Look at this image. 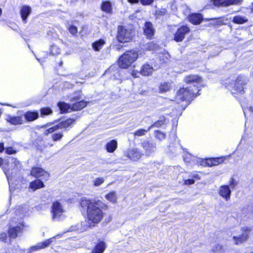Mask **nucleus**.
Returning a JSON list of instances; mask_svg holds the SVG:
<instances>
[{"label": "nucleus", "mask_w": 253, "mask_h": 253, "mask_svg": "<svg viewBox=\"0 0 253 253\" xmlns=\"http://www.w3.org/2000/svg\"><path fill=\"white\" fill-rule=\"evenodd\" d=\"M81 207L86 211V227L89 228L96 226L104 217L103 211L108 209V206L100 200H90L83 198L80 202Z\"/></svg>", "instance_id": "1"}, {"label": "nucleus", "mask_w": 253, "mask_h": 253, "mask_svg": "<svg viewBox=\"0 0 253 253\" xmlns=\"http://www.w3.org/2000/svg\"><path fill=\"white\" fill-rule=\"evenodd\" d=\"M192 87H182L180 88L176 93L175 101L178 103L184 101H188L197 96L196 91L191 89Z\"/></svg>", "instance_id": "2"}, {"label": "nucleus", "mask_w": 253, "mask_h": 253, "mask_svg": "<svg viewBox=\"0 0 253 253\" xmlns=\"http://www.w3.org/2000/svg\"><path fill=\"white\" fill-rule=\"evenodd\" d=\"M138 57V53L135 51H127L120 57L119 65L122 68H127L137 59Z\"/></svg>", "instance_id": "3"}, {"label": "nucleus", "mask_w": 253, "mask_h": 253, "mask_svg": "<svg viewBox=\"0 0 253 253\" xmlns=\"http://www.w3.org/2000/svg\"><path fill=\"white\" fill-rule=\"evenodd\" d=\"M133 36V30L126 26H119L118 28L117 39L121 42H127L131 41Z\"/></svg>", "instance_id": "4"}, {"label": "nucleus", "mask_w": 253, "mask_h": 253, "mask_svg": "<svg viewBox=\"0 0 253 253\" xmlns=\"http://www.w3.org/2000/svg\"><path fill=\"white\" fill-rule=\"evenodd\" d=\"M25 227L24 222L19 223L15 226H10L7 230V234L9 240L15 239L23 232Z\"/></svg>", "instance_id": "5"}, {"label": "nucleus", "mask_w": 253, "mask_h": 253, "mask_svg": "<svg viewBox=\"0 0 253 253\" xmlns=\"http://www.w3.org/2000/svg\"><path fill=\"white\" fill-rule=\"evenodd\" d=\"M88 102L84 100H80L73 102L72 104L64 102V113L70 112L72 111H79L86 106Z\"/></svg>", "instance_id": "6"}, {"label": "nucleus", "mask_w": 253, "mask_h": 253, "mask_svg": "<svg viewBox=\"0 0 253 253\" xmlns=\"http://www.w3.org/2000/svg\"><path fill=\"white\" fill-rule=\"evenodd\" d=\"M184 80L187 84H193L194 88L192 89H194L196 91H197V93L199 92L200 89L198 88L199 86H198V84H200L202 82V79L200 77L197 75H190L186 76Z\"/></svg>", "instance_id": "7"}, {"label": "nucleus", "mask_w": 253, "mask_h": 253, "mask_svg": "<svg viewBox=\"0 0 253 253\" xmlns=\"http://www.w3.org/2000/svg\"><path fill=\"white\" fill-rule=\"evenodd\" d=\"M244 0H214L213 3L215 6L228 7L232 5H240Z\"/></svg>", "instance_id": "8"}, {"label": "nucleus", "mask_w": 253, "mask_h": 253, "mask_svg": "<svg viewBox=\"0 0 253 253\" xmlns=\"http://www.w3.org/2000/svg\"><path fill=\"white\" fill-rule=\"evenodd\" d=\"M241 231L242 232V234L239 237H233L236 244L242 243L248 239L249 234L252 231V228L250 227H244L242 228Z\"/></svg>", "instance_id": "9"}, {"label": "nucleus", "mask_w": 253, "mask_h": 253, "mask_svg": "<svg viewBox=\"0 0 253 253\" xmlns=\"http://www.w3.org/2000/svg\"><path fill=\"white\" fill-rule=\"evenodd\" d=\"M190 32V28L187 26H182L180 27L174 35V40L177 42L182 41L186 34Z\"/></svg>", "instance_id": "10"}, {"label": "nucleus", "mask_w": 253, "mask_h": 253, "mask_svg": "<svg viewBox=\"0 0 253 253\" xmlns=\"http://www.w3.org/2000/svg\"><path fill=\"white\" fill-rule=\"evenodd\" d=\"M143 30L144 35L147 39H151L155 33V29L152 23L149 21L145 23Z\"/></svg>", "instance_id": "11"}, {"label": "nucleus", "mask_w": 253, "mask_h": 253, "mask_svg": "<svg viewBox=\"0 0 253 253\" xmlns=\"http://www.w3.org/2000/svg\"><path fill=\"white\" fill-rule=\"evenodd\" d=\"M31 175L36 177H42L43 180H47L49 176L47 172L39 167L32 168Z\"/></svg>", "instance_id": "12"}, {"label": "nucleus", "mask_w": 253, "mask_h": 253, "mask_svg": "<svg viewBox=\"0 0 253 253\" xmlns=\"http://www.w3.org/2000/svg\"><path fill=\"white\" fill-rule=\"evenodd\" d=\"M51 212L53 218L59 217L62 215L63 209L59 202L55 201L53 203L51 207Z\"/></svg>", "instance_id": "13"}, {"label": "nucleus", "mask_w": 253, "mask_h": 253, "mask_svg": "<svg viewBox=\"0 0 253 253\" xmlns=\"http://www.w3.org/2000/svg\"><path fill=\"white\" fill-rule=\"evenodd\" d=\"M142 147L145 150L146 155H150L156 149V143L154 141H144L142 143Z\"/></svg>", "instance_id": "14"}, {"label": "nucleus", "mask_w": 253, "mask_h": 253, "mask_svg": "<svg viewBox=\"0 0 253 253\" xmlns=\"http://www.w3.org/2000/svg\"><path fill=\"white\" fill-rule=\"evenodd\" d=\"M106 248V244L104 241L98 240L91 250V253H103Z\"/></svg>", "instance_id": "15"}, {"label": "nucleus", "mask_w": 253, "mask_h": 253, "mask_svg": "<svg viewBox=\"0 0 253 253\" xmlns=\"http://www.w3.org/2000/svg\"><path fill=\"white\" fill-rule=\"evenodd\" d=\"M188 20L194 25H199L203 20V16L201 13H192L188 17Z\"/></svg>", "instance_id": "16"}, {"label": "nucleus", "mask_w": 253, "mask_h": 253, "mask_svg": "<svg viewBox=\"0 0 253 253\" xmlns=\"http://www.w3.org/2000/svg\"><path fill=\"white\" fill-rule=\"evenodd\" d=\"M169 152L173 155H176L180 149H183L182 147L180 145L179 140L175 139L174 142L169 145Z\"/></svg>", "instance_id": "17"}, {"label": "nucleus", "mask_w": 253, "mask_h": 253, "mask_svg": "<svg viewBox=\"0 0 253 253\" xmlns=\"http://www.w3.org/2000/svg\"><path fill=\"white\" fill-rule=\"evenodd\" d=\"M31 12L32 9L29 6L24 5L22 6L20 10V14L22 20L24 23H26V20Z\"/></svg>", "instance_id": "18"}, {"label": "nucleus", "mask_w": 253, "mask_h": 253, "mask_svg": "<svg viewBox=\"0 0 253 253\" xmlns=\"http://www.w3.org/2000/svg\"><path fill=\"white\" fill-rule=\"evenodd\" d=\"M6 120L13 125L22 124L23 123L22 117L21 116H12L8 115L6 117Z\"/></svg>", "instance_id": "19"}, {"label": "nucleus", "mask_w": 253, "mask_h": 253, "mask_svg": "<svg viewBox=\"0 0 253 253\" xmlns=\"http://www.w3.org/2000/svg\"><path fill=\"white\" fill-rule=\"evenodd\" d=\"M61 237L62 236L61 235H58L55 237L46 239L44 240L43 242L39 243L40 244L42 249H43L48 247L49 245L52 243H54L55 244H56L57 242V241L56 240L57 239L61 238Z\"/></svg>", "instance_id": "20"}, {"label": "nucleus", "mask_w": 253, "mask_h": 253, "mask_svg": "<svg viewBox=\"0 0 253 253\" xmlns=\"http://www.w3.org/2000/svg\"><path fill=\"white\" fill-rule=\"evenodd\" d=\"M141 156L140 151L137 149H132L128 151L127 156L131 160L136 161L138 160Z\"/></svg>", "instance_id": "21"}, {"label": "nucleus", "mask_w": 253, "mask_h": 253, "mask_svg": "<svg viewBox=\"0 0 253 253\" xmlns=\"http://www.w3.org/2000/svg\"><path fill=\"white\" fill-rule=\"evenodd\" d=\"M24 117L27 121H33L39 118V113L37 111H28L24 114Z\"/></svg>", "instance_id": "22"}, {"label": "nucleus", "mask_w": 253, "mask_h": 253, "mask_svg": "<svg viewBox=\"0 0 253 253\" xmlns=\"http://www.w3.org/2000/svg\"><path fill=\"white\" fill-rule=\"evenodd\" d=\"M101 9L103 11L106 13H112V5L111 2L108 0L103 1L101 3Z\"/></svg>", "instance_id": "23"}, {"label": "nucleus", "mask_w": 253, "mask_h": 253, "mask_svg": "<svg viewBox=\"0 0 253 253\" xmlns=\"http://www.w3.org/2000/svg\"><path fill=\"white\" fill-rule=\"evenodd\" d=\"M75 21H71L68 22L66 24V27L69 32L73 36H76L78 33V29L75 25Z\"/></svg>", "instance_id": "24"}, {"label": "nucleus", "mask_w": 253, "mask_h": 253, "mask_svg": "<svg viewBox=\"0 0 253 253\" xmlns=\"http://www.w3.org/2000/svg\"><path fill=\"white\" fill-rule=\"evenodd\" d=\"M153 68L149 64H145L142 66L140 71L141 74L144 76H149L152 74Z\"/></svg>", "instance_id": "25"}, {"label": "nucleus", "mask_w": 253, "mask_h": 253, "mask_svg": "<svg viewBox=\"0 0 253 253\" xmlns=\"http://www.w3.org/2000/svg\"><path fill=\"white\" fill-rule=\"evenodd\" d=\"M44 185L43 183L40 179H36L32 182L30 185V188L34 190H37L42 188H43Z\"/></svg>", "instance_id": "26"}, {"label": "nucleus", "mask_w": 253, "mask_h": 253, "mask_svg": "<svg viewBox=\"0 0 253 253\" xmlns=\"http://www.w3.org/2000/svg\"><path fill=\"white\" fill-rule=\"evenodd\" d=\"M105 42L103 39H100L94 42L92 44L93 49L96 51H99L105 44Z\"/></svg>", "instance_id": "27"}, {"label": "nucleus", "mask_w": 253, "mask_h": 253, "mask_svg": "<svg viewBox=\"0 0 253 253\" xmlns=\"http://www.w3.org/2000/svg\"><path fill=\"white\" fill-rule=\"evenodd\" d=\"M106 149L109 153L113 152L117 148V142L115 140H112L106 145Z\"/></svg>", "instance_id": "28"}, {"label": "nucleus", "mask_w": 253, "mask_h": 253, "mask_svg": "<svg viewBox=\"0 0 253 253\" xmlns=\"http://www.w3.org/2000/svg\"><path fill=\"white\" fill-rule=\"evenodd\" d=\"M248 21V19L245 16L237 15L233 17L232 22L237 24H242Z\"/></svg>", "instance_id": "29"}, {"label": "nucleus", "mask_w": 253, "mask_h": 253, "mask_svg": "<svg viewBox=\"0 0 253 253\" xmlns=\"http://www.w3.org/2000/svg\"><path fill=\"white\" fill-rule=\"evenodd\" d=\"M171 84L168 82L162 83L159 86V90L161 93H164L170 90Z\"/></svg>", "instance_id": "30"}, {"label": "nucleus", "mask_w": 253, "mask_h": 253, "mask_svg": "<svg viewBox=\"0 0 253 253\" xmlns=\"http://www.w3.org/2000/svg\"><path fill=\"white\" fill-rule=\"evenodd\" d=\"M218 160L216 159H208L205 161H202V165L204 166L212 167L213 166H216L218 164Z\"/></svg>", "instance_id": "31"}, {"label": "nucleus", "mask_w": 253, "mask_h": 253, "mask_svg": "<svg viewBox=\"0 0 253 253\" xmlns=\"http://www.w3.org/2000/svg\"><path fill=\"white\" fill-rule=\"evenodd\" d=\"M63 127V124L62 122L60 123L58 125H56L53 127H51L44 132L45 135H47L49 133H52L58 129H62Z\"/></svg>", "instance_id": "32"}, {"label": "nucleus", "mask_w": 253, "mask_h": 253, "mask_svg": "<svg viewBox=\"0 0 253 253\" xmlns=\"http://www.w3.org/2000/svg\"><path fill=\"white\" fill-rule=\"evenodd\" d=\"M77 119L76 116H73L72 118H69L64 121V129L72 127L73 123Z\"/></svg>", "instance_id": "33"}, {"label": "nucleus", "mask_w": 253, "mask_h": 253, "mask_svg": "<svg viewBox=\"0 0 253 253\" xmlns=\"http://www.w3.org/2000/svg\"><path fill=\"white\" fill-rule=\"evenodd\" d=\"M8 163L13 165V166H12L13 168L20 169L21 167V165L20 163V162L14 158L9 157Z\"/></svg>", "instance_id": "34"}, {"label": "nucleus", "mask_w": 253, "mask_h": 253, "mask_svg": "<svg viewBox=\"0 0 253 253\" xmlns=\"http://www.w3.org/2000/svg\"><path fill=\"white\" fill-rule=\"evenodd\" d=\"M82 92L81 91H77L75 92L71 97L70 101L71 102L78 101L82 99Z\"/></svg>", "instance_id": "35"}, {"label": "nucleus", "mask_w": 253, "mask_h": 253, "mask_svg": "<svg viewBox=\"0 0 253 253\" xmlns=\"http://www.w3.org/2000/svg\"><path fill=\"white\" fill-rule=\"evenodd\" d=\"M106 199L112 203H116L117 196L114 191H111L106 195Z\"/></svg>", "instance_id": "36"}, {"label": "nucleus", "mask_w": 253, "mask_h": 253, "mask_svg": "<svg viewBox=\"0 0 253 253\" xmlns=\"http://www.w3.org/2000/svg\"><path fill=\"white\" fill-rule=\"evenodd\" d=\"M237 185V182L235 181V180L231 178L230 179V180L229 181V185H223L222 186V188H224V190H230V188L234 189L236 185Z\"/></svg>", "instance_id": "37"}, {"label": "nucleus", "mask_w": 253, "mask_h": 253, "mask_svg": "<svg viewBox=\"0 0 253 253\" xmlns=\"http://www.w3.org/2000/svg\"><path fill=\"white\" fill-rule=\"evenodd\" d=\"M154 133L155 137L160 141L166 138V134L160 130H155Z\"/></svg>", "instance_id": "38"}, {"label": "nucleus", "mask_w": 253, "mask_h": 253, "mask_svg": "<svg viewBox=\"0 0 253 253\" xmlns=\"http://www.w3.org/2000/svg\"><path fill=\"white\" fill-rule=\"evenodd\" d=\"M52 113V110L48 107L42 108L41 109V115L42 117L45 115H49Z\"/></svg>", "instance_id": "39"}, {"label": "nucleus", "mask_w": 253, "mask_h": 253, "mask_svg": "<svg viewBox=\"0 0 253 253\" xmlns=\"http://www.w3.org/2000/svg\"><path fill=\"white\" fill-rule=\"evenodd\" d=\"M212 251L214 253H223L224 250L222 246L217 244L212 249Z\"/></svg>", "instance_id": "40"}, {"label": "nucleus", "mask_w": 253, "mask_h": 253, "mask_svg": "<svg viewBox=\"0 0 253 253\" xmlns=\"http://www.w3.org/2000/svg\"><path fill=\"white\" fill-rule=\"evenodd\" d=\"M60 51V49L56 45L53 44L50 46V52L52 55H57Z\"/></svg>", "instance_id": "41"}, {"label": "nucleus", "mask_w": 253, "mask_h": 253, "mask_svg": "<svg viewBox=\"0 0 253 253\" xmlns=\"http://www.w3.org/2000/svg\"><path fill=\"white\" fill-rule=\"evenodd\" d=\"M231 191H219V195L226 200L230 198Z\"/></svg>", "instance_id": "42"}, {"label": "nucleus", "mask_w": 253, "mask_h": 253, "mask_svg": "<svg viewBox=\"0 0 253 253\" xmlns=\"http://www.w3.org/2000/svg\"><path fill=\"white\" fill-rule=\"evenodd\" d=\"M8 238V236L7 233H6V232H2L0 233V241L6 243Z\"/></svg>", "instance_id": "43"}, {"label": "nucleus", "mask_w": 253, "mask_h": 253, "mask_svg": "<svg viewBox=\"0 0 253 253\" xmlns=\"http://www.w3.org/2000/svg\"><path fill=\"white\" fill-rule=\"evenodd\" d=\"M149 130L144 129H139L134 132V135L138 136L144 135Z\"/></svg>", "instance_id": "44"}, {"label": "nucleus", "mask_w": 253, "mask_h": 253, "mask_svg": "<svg viewBox=\"0 0 253 253\" xmlns=\"http://www.w3.org/2000/svg\"><path fill=\"white\" fill-rule=\"evenodd\" d=\"M104 181V178L102 177H99L96 178L94 180V185L95 186H98L103 183Z\"/></svg>", "instance_id": "45"}, {"label": "nucleus", "mask_w": 253, "mask_h": 253, "mask_svg": "<svg viewBox=\"0 0 253 253\" xmlns=\"http://www.w3.org/2000/svg\"><path fill=\"white\" fill-rule=\"evenodd\" d=\"M163 123L161 121H158L156 122L154 124L150 126H149L148 128V130H150L153 127H160L161 126Z\"/></svg>", "instance_id": "46"}, {"label": "nucleus", "mask_w": 253, "mask_h": 253, "mask_svg": "<svg viewBox=\"0 0 253 253\" xmlns=\"http://www.w3.org/2000/svg\"><path fill=\"white\" fill-rule=\"evenodd\" d=\"M154 0H140L141 4L143 5H149L153 3Z\"/></svg>", "instance_id": "47"}, {"label": "nucleus", "mask_w": 253, "mask_h": 253, "mask_svg": "<svg viewBox=\"0 0 253 253\" xmlns=\"http://www.w3.org/2000/svg\"><path fill=\"white\" fill-rule=\"evenodd\" d=\"M41 249H42V247L40 245V244L39 243L37 245L31 247L30 248V251L35 252L40 250Z\"/></svg>", "instance_id": "48"}, {"label": "nucleus", "mask_w": 253, "mask_h": 253, "mask_svg": "<svg viewBox=\"0 0 253 253\" xmlns=\"http://www.w3.org/2000/svg\"><path fill=\"white\" fill-rule=\"evenodd\" d=\"M62 136V133H55L53 135L52 138H53V140L56 141V140H58L60 139V138H61Z\"/></svg>", "instance_id": "49"}, {"label": "nucleus", "mask_w": 253, "mask_h": 253, "mask_svg": "<svg viewBox=\"0 0 253 253\" xmlns=\"http://www.w3.org/2000/svg\"><path fill=\"white\" fill-rule=\"evenodd\" d=\"M5 152L7 154H12L16 153V151L13 150L12 147H9L6 149Z\"/></svg>", "instance_id": "50"}, {"label": "nucleus", "mask_w": 253, "mask_h": 253, "mask_svg": "<svg viewBox=\"0 0 253 253\" xmlns=\"http://www.w3.org/2000/svg\"><path fill=\"white\" fill-rule=\"evenodd\" d=\"M195 181L193 178L188 179L184 180V184L185 185H191L194 183Z\"/></svg>", "instance_id": "51"}, {"label": "nucleus", "mask_w": 253, "mask_h": 253, "mask_svg": "<svg viewBox=\"0 0 253 253\" xmlns=\"http://www.w3.org/2000/svg\"><path fill=\"white\" fill-rule=\"evenodd\" d=\"M57 105L61 111L60 113H62L63 111V102H59Z\"/></svg>", "instance_id": "52"}, {"label": "nucleus", "mask_w": 253, "mask_h": 253, "mask_svg": "<svg viewBox=\"0 0 253 253\" xmlns=\"http://www.w3.org/2000/svg\"><path fill=\"white\" fill-rule=\"evenodd\" d=\"M128 2L131 4L138 3L140 0H127Z\"/></svg>", "instance_id": "53"}, {"label": "nucleus", "mask_w": 253, "mask_h": 253, "mask_svg": "<svg viewBox=\"0 0 253 253\" xmlns=\"http://www.w3.org/2000/svg\"><path fill=\"white\" fill-rule=\"evenodd\" d=\"M78 0H64V1H66L67 3H69V4H72L73 3L76 2Z\"/></svg>", "instance_id": "54"}, {"label": "nucleus", "mask_w": 253, "mask_h": 253, "mask_svg": "<svg viewBox=\"0 0 253 253\" xmlns=\"http://www.w3.org/2000/svg\"><path fill=\"white\" fill-rule=\"evenodd\" d=\"M3 150H4L3 144L0 143V152H2L3 151Z\"/></svg>", "instance_id": "55"}, {"label": "nucleus", "mask_w": 253, "mask_h": 253, "mask_svg": "<svg viewBox=\"0 0 253 253\" xmlns=\"http://www.w3.org/2000/svg\"><path fill=\"white\" fill-rule=\"evenodd\" d=\"M192 178H195L199 179H200L199 175L198 174H195L193 175Z\"/></svg>", "instance_id": "56"}, {"label": "nucleus", "mask_w": 253, "mask_h": 253, "mask_svg": "<svg viewBox=\"0 0 253 253\" xmlns=\"http://www.w3.org/2000/svg\"><path fill=\"white\" fill-rule=\"evenodd\" d=\"M137 73H135L134 72H132V76H133L135 78L137 77Z\"/></svg>", "instance_id": "57"}, {"label": "nucleus", "mask_w": 253, "mask_h": 253, "mask_svg": "<svg viewBox=\"0 0 253 253\" xmlns=\"http://www.w3.org/2000/svg\"><path fill=\"white\" fill-rule=\"evenodd\" d=\"M3 159L0 158V166H1L3 164Z\"/></svg>", "instance_id": "58"}, {"label": "nucleus", "mask_w": 253, "mask_h": 253, "mask_svg": "<svg viewBox=\"0 0 253 253\" xmlns=\"http://www.w3.org/2000/svg\"><path fill=\"white\" fill-rule=\"evenodd\" d=\"M218 55V52H217L216 53H214V54H212V56H215Z\"/></svg>", "instance_id": "59"}, {"label": "nucleus", "mask_w": 253, "mask_h": 253, "mask_svg": "<svg viewBox=\"0 0 253 253\" xmlns=\"http://www.w3.org/2000/svg\"><path fill=\"white\" fill-rule=\"evenodd\" d=\"M62 64V61L60 62V63H59V66L61 67Z\"/></svg>", "instance_id": "60"}, {"label": "nucleus", "mask_w": 253, "mask_h": 253, "mask_svg": "<svg viewBox=\"0 0 253 253\" xmlns=\"http://www.w3.org/2000/svg\"><path fill=\"white\" fill-rule=\"evenodd\" d=\"M69 231V230L64 231V233H65L68 232Z\"/></svg>", "instance_id": "61"}, {"label": "nucleus", "mask_w": 253, "mask_h": 253, "mask_svg": "<svg viewBox=\"0 0 253 253\" xmlns=\"http://www.w3.org/2000/svg\"><path fill=\"white\" fill-rule=\"evenodd\" d=\"M252 11H253V3H252Z\"/></svg>", "instance_id": "62"}, {"label": "nucleus", "mask_w": 253, "mask_h": 253, "mask_svg": "<svg viewBox=\"0 0 253 253\" xmlns=\"http://www.w3.org/2000/svg\"><path fill=\"white\" fill-rule=\"evenodd\" d=\"M250 253H253V252H251Z\"/></svg>", "instance_id": "63"}]
</instances>
